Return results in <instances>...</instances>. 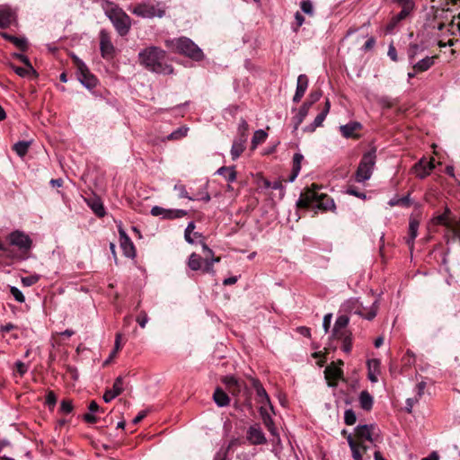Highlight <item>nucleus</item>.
I'll use <instances>...</instances> for the list:
<instances>
[{"instance_id": "nucleus-46", "label": "nucleus", "mask_w": 460, "mask_h": 460, "mask_svg": "<svg viewBox=\"0 0 460 460\" xmlns=\"http://www.w3.org/2000/svg\"><path fill=\"white\" fill-rule=\"evenodd\" d=\"M300 8L303 13L313 16L314 13V9L313 3L310 0H304L300 3Z\"/></svg>"}, {"instance_id": "nucleus-42", "label": "nucleus", "mask_w": 460, "mask_h": 460, "mask_svg": "<svg viewBox=\"0 0 460 460\" xmlns=\"http://www.w3.org/2000/svg\"><path fill=\"white\" fill-rule=\"evenodd\" d=\"M249 126L245 119H242L238 125V137L236 138H243L247 141Z\"/></svg>"}, {"instance_id": "nucleus-20", "label": "nucleus", "mask_w": 460, "mask_h": 460, "mask_svg": "<svg viewBox=\"0 0 460 460\" xmlns=\"http://www.w3.org/2000/svg\"><path fill=\"white\" fill-rule=\"evenodd\" d=\"M330 108H331L330 101L328 99H326L323 110L315 117L313 123L310 124L309 126H306L304 130L308 131V132H314L317 128L321 127L323 125V122L324 121L327 114L330 111Z\"/></svg>"}, {"instance_id": "nucleus-1", "label": "nucleus", "mask_w": 460, "mask_h": 460, "mask_svg": "<svg viewBox=\"0 0 460 460\" xmlns=\"http://www.w3.org/2000/svg\"><path fill=\"white\" fill-rule=\"evenodd\" d=\"M139 63L153 73L170 75L173 69L165 63V51L162 49L150 46L138 53Z\"/></svg>"}, {"instance_id": "nucleus-28", "label": "nucleus", "mask_w": 460, "mask_h": 460, "mask_svg": "<svg viewBox=\"0 0 460 460\" xmlns=\"http://www.w3.org/2000/svg\"><path fill=\"white\" fill-rule=\"evenodd\" d=\"M246 141L243 138H235L231 147V156L233 160H236L245 149Z\"/></svg>"}, {"instance_id": "nucleus-14", "label": "nucleus", "mask_w": 460, "mask_h": 460, "mask_svg": "<svg viewBox=\"0 0 460 460\" xmlns=\"http://www.w3.org/2000/svg\"><path fill=\"white\" fill-rule=\"evenodd\" d=\"M246 439L251 445H265L267 438L259 424L255 423L249 427L246 433Z\"/></svg>"}, {"instance_id": "nucleus-62", "label": "nucleus", "mask_w": 460, "mask_h": 460, "mask_svg": "<svg viewBox=\"0 0 460 460\" xmlns=\"http://www.w3.org/2000/svg\"><path fill=\"white\" fill-rule=\"evenodd\" d=\"M332 314H327L323 317V327L326 333L329 332V329L331 326V322H332Z\"/></svg>"}, {"instance_id": "nucleus-3", "label": "nucleus", "mask_w": 460, "mask_h": 460, "mask_svg": "<svg viewBox=\"0 0 460 460\" xmlns=\"http://www.w3.org/2000/svg\"><path fill=\"white\" fill-rule=\"evenodd\" d=\"M104 13L120 36L128 33L131 27V19L122 9L111 3L104 8Z\"/></svg>"}, {"instance_id": "nucleus-18", "label": "nucleus", "mask_w": 460, "mask_h": 460, "mask_svg": "<svg viewBox=\"0 0 460 460\" xmlns=\"http://www.w3.org/2000/svg\"><path fill=\"white\" fill-rule=\"evenodd\" d=\"M123 390V378L121 376H118L113 383L112 388L105 391L103 394L104 402H110L111 400L119 396Z\"/></svg>"}, {"instance_id": "nucleus-13", "label": "nucleus", "mask_w": 460, "mask_h": 460, "mask_svg": "<svg viewBox=\"0 0 460 460\" xmlns=\"http://www.w3.org/2000/svg\"><path fill=\"white\" fill-rule=\"evenodd\" d=\"M151 215L160 217L163 219L181 218L187 215V211L183 209H167L159 206L151 208Z\"/></svg>"}, {"instance_id": "nucleus-8", "label": "nucleus", "mask_w": 460, "mask_h": 460, "mask_svg": "<svg viewBox=\"0 0 460 460\" xmlns=\"http://www.w3.org/2000/svg\"><path fill=\"white\" fill-rule=\"evenodd\" d=\"M80 83L87 89H93L97 84V78L90 73L87 66L77 57H74Z\"/></svg>"}, {"instance_id": "nucleus-24", "label": "nucleus", "mask_w": 460, "mask_h": 460, "mask_svg": "<svg viewBox=\"0 0 460 460\" xmlns=\"http://www.w3.org/2000/svg\"><path fill=\"white\" fill-rule=\"evenodd\" d=\"M436 58V56H427L423 58L420 61L413 64V70L420 73L429 70L434 65Z\"/></svg>"}, {"instance_id": "nucleus-41", "label": "nucleus", "mask_w": 460, "mask_h": 460, "mask_svg": "<svg viewBox=\"0 0 460 460\" xmlns=\"http://www.w3.org/2000/svg\"><path fill=\"white\" fill-rule=\"evenodd\" d=\"M423 50L424 48L422 46L418 44H411L407 52L410 62L412 63L413 59Z\"/></svg>"}, {"instance_id": "nucleus-48", "label": "nucleus", "mask_w": 460, "mask_h": 460, "mask_svg": "<svg viewBox=\"0 0 460 460\" xmlns=\"http://www.w3.org/2000/svg\"><path fill=\"white\" fill-rule=\"evenodd\" d=\"M415 8L411 7H402V10L400 13L394 15L395 20H397L399 22L405 20L414 10Z\"/></svg>"}, {"instance_id": "nucleus-49", "label": "nucleus", "mask_w": 460, "mask_h": 460, "mask_svg": "<svg viewBox=\"0 0 460 460\" xmlns=\"http://www.w3.org/2000/svg\"><path fill=\"white\" fill-rule=\"evenodd\" d=\"M304 159V156L300 153H296L293 156V171L296 172H300L301 170V163Z\"/></svg>"}, {"instance_id": "nucleus-5", "label": "nucleus", "mask_w": 460, "mask_h": 460, "mask_svg": "<svg viewBox=\"0 0 460 460\" xmlns=\"http://www.w3.org/2000/svg\"><path fill=\"white\" fill-rule=\"evenodd\" d=\"M376 160L375 149H371L363 155L355 174V179L358 182L362 183L371 178Z\"/></svg>"}, {"instance_id": "nucleus-10", "label": "nucleus", "mask_w": 460, "mask_h": 460, "mask_svg": "<svg viewBox=\"0 0 460 460\" xmlns=\"http://www.w3.org/2000/svg\"><path fill=\"white\" fill-rule=\"evenodd\" d=\"M218 258H206L203 260L201 256L197 253H192L188 261V266L192 270H203L205 272H210L213 270L214 262H217Z\"/></svg>"}, {"instance_id": "nucleus-40", "label": "nucleus", "mask_w": 460, "mask_h": 460, "mask_svg": "<svg viewBox=\"0 0 460 460\" xmlns=\"http://www.w3.org/2000/svg\"><path fill=\"white\" fill-rule=\"evenodd\" d=\"M189 131L188 127H181L176 130L172 131L170 135L167 136V139L169 140H178L187 136Z\"/></svg>"}, {"instance_id": "nucleus-23", "label": "nucleus", "mask_w": 460, "mask_h": 460, "mask_svg": "<svg viewBox=\"0 0 460 460\" xmlns=\"http://www.w3.org/2000/svg\"><path fill=\"white\" fill-rule=\"evenodd\" d=\"M308 87V78L305 75H300L297 77V84L295 95L293 97L294 102H299L304 96Z\"/></svg>"}, {"instance_id": "nucleus-11", "label": "nucleus", "mask_w": 460, "mask_h": 460, "mask_svg": "<svg viewBox=\"0 0 460 460\" xmlns=\"http://www.w3.org/2000/svg\"><path fill=\"white\" fill-rule=\"evenodd\" d=\"M8 240L10 245L18 247L22 253L28 252L31 248L32 241L30 236L23 232L17 230L11 233L8 236Z\"/></svg>"}, {"instance_id": "nucleus-43", "label": "nucleus", "mask_w": 460, "mask_h": 460, "mask_svg": "<svg viewBox=\"0 0 460 460\" xmlns=\"http://www.w3.org/2000/svg\"><path fill=\"white\" fill-rule=\"evenodd\" d=\"M267 133L262 129H258L254 132L252 139V144L255 147L257 145L263 143L267 138Z\"/></svg>"}, {"instance_id": "nucleus-38", "label": "nucleus", "mask_w": 460, "mask_h": 460, "mask_svg": "<svg viewBox=\"0 0 460 460\" xmlns=\"http://www.w3.org/2000/svg\"><path fill=\"white\" fill-rule=\"evenodd\" d=\"M388 204L391 207L400 206V207L409 208L411 206V202L410 199V195H406L402 198L394 197L389 200Z\"/></svg>"}, {"instance_id": "nucleus-45", "label": "nucleus", "mask_w": 460, "mask_h": 460, "mask_svg": "<svg viewBox=\"0 0 460 460\" xmlns=\"http://www.w3.org/2000/svg\"><path fill=\"white\" fill-rule=\"evenodd\" d=\"M14 367L16 372L13 373V375L15 376L17 374L21 377L23 376L29 370V365L22 362L21 360L16 361Z\"/></svg>"}, {"instance_id": "nucleus-34", "label": "nucleus", "mask_w": 460, "mask_h": 460, "mask_svg": "<svg viewBox=\"0 0 460 460\" xmlns=\"http://www.w3.org/2000/svg\"><path fill=\"white\" fill-rule=\"evenodd\" d=\"M2 37L8 41H11L21 50H25L27 48V40L25 38H19L16 36L10 35L8 33L3 32L1 33Z\"/></svg>"}, {"instance_id": "nucleus-35", "label": "nucleus", "mask_w": 460, "mask_h": 460, "mask_svg": "<svg viewBox=\"0 0 460 460\" xmlns=\"http://www.w3.org/2000/svg\"><path fill=\"white\" fill-rule=\"evenodd\" d=\"M217 173L222 175L229 182H233L236 180V172L234 167H221L217 171Z\"/></svg>"}, {"instance_id": "nucleus-56", "label": "nucleus", "mask_w": 460, "mask_h": 460, "mask_svg": "<svg viewBox=\"0 0 460 460\" xmlns=\"http://www.w3.org/2000/svg\"><path fill=\"white\" fill-rule=\"evenodd\" d=\"M92 209L99 217H103L104 214H105L104 208H103L102 204L100 201H94L92 204Z\"/></svg>"}, {"instance_id": "nucleus-47", "label": "nucleus", "mask_w": 460, "mask_h": 460, "mask_svg": "<svg viewBox=\"0 0 460 460\" xmlns=\"http://www.w3.org/2000/svg\"><path fill=\"white\" fill-rule=\"evenodd\" d=\"M356 420H357V417H356V413L354 412V411L352 409L346 410L344 412V422L347 425L350 426V425L355 424Z\"/></svg>"}, {"instance_id": "nucleus-19", "label": "nucleus", "mask_w": 460, "mask_h": 460, "mask_svg": "<svg viewBox=\"0 0 460 460\" xmlns=\"http://www.w3.org/2000/svg\"><path fill=\"white\" fill-rule=\"evenodd\" d=\"M15 13L6 5L0 6V28H7L15 21Z\"/></svg>"}, {"instance_id": "nucleus-30", "label": "nucleus", "mask_w": 460, "mask_h": 460, "mask_svg": "<svg viewBox=\"0 0 460 460\" xmlns=\"http://www.w3.org/2000/svg\"><path fill=\"white\" fill-rule=\"evenodd\" d=\"M359 405L365 411H370L373 407V396L367 391H362L359 394Z\"/></svg>"}, {"instance_id": "nucleus-53", "label": "nucleus", "mask_w": 460, "mask_h": 460, "mask_svg": "<svg viewBox=\"0 0 460 460\" xmlns=\"http://www.w3.org/2000/svg\"><path fill=\"white\" fill-rule=\"evenodd\" d=\"M73 404L70 400H63L60 403V411L64 414H69L73 411Z\"/></svg>"}, {"instance_id": "nucleus-60", "label": "nucleus", "mask_w": 460, "mask_h": 460, "mask_svg": "<svg viewBox=\"0 0 460 460\" xmlns=\"http://www.w3.org/2000/svg\"><path fill=\"white\" fill-rule=\"evenodd\" d=\"M295 21H296V27H294V31H296L298 30V28L304 24L305 18L299 12H296L295 13Z\"/></svg>"}, {"instance_id": "nucleus-17", "label": "nucleus", "mask_w": 460, "mask_h": 460, "mask_svg": "<svg viewBox=\"0 0 460 460\" xmlns=\"http://www.w3.org/2000/svg\"><path fill=\"white\" fill-rule=\"evenodd\" d=\"M435 168L434 160L431 159L427 161L426 159H420L418 163L414 164L412 167V171L420 179H424L431 171Z\"/></svg>"}, {"instance_id": "nucleus-37", "label": "nucleus", "mask_w": 460, "mask_h": 460, "mask_svg": "<svg viewBox=\"0 0 460 460\" xmlns=\"http://www.w3.org/2000/svg\"><path fill=\"white\" fill-rule=\"evenodd\" d=\"M31 143V141H18L13 145V149L20 157H23L27 154Z\"/></svg>"}, {"instance_id": "nucleus-33", "label": "nucleus", "mask_w": 460, "mask_h": 460, "mask_svg": "<svg viewBox=\"0 0 460 460\" xmlns=\"http://www.w3.org/2000/svg\"><path fill=\"white\" fill-rule=\"evenodd\" d=\"M317 208L323 210H333L335 208V203L332 198L326 194H321V198L316 205Z\"/></svg>"}, {"instance_id": "nucleus-21", "label": "nucleus", "mask_w": 460, "mask_h": 460, "mask_svg": "<svg viewBox=\"0 0 460 460\" xmlns=\"http://www.w3.org/2000/svg\"><path fill=\"white\" fill-rule=\"evenodd\" d=\"M260 414H261V420L263 421V424L268 429L270 433L272 436L277 437L278 440H280L279 433H278L277 429L275 427L273 419L270 416V414L269 413V411H268V410L266 409L265 406H263V405L261 406V408H260Z\"/></svg>"}, {"instance_id": "nucleus-58", "label": "nucleus", "mask_w": 460, "mask_h": 460, "mask_svg": "<svg viewBox=\"0 0 460 460\" xmlns=\"http://www.w3.org/2000/svg\"><path fill=\"white\" fill-rule=\"evenodd\" d=\"M399 23L400 22L397 20H395V17L393 16L385 27V31L387 33H393L394 31L398 27Z\"/></svg>"}, {"instance_id": "nucleus-31", "label": "nucleus", "mask_w": 460, "mask_h": 460, "mask_svg": "<svg viewBox=\"0 0 460 460\" xmlns=\"http://www.w3.org/2000/svg\"><path fill=\"white\" fill-rule=\"evenodd\" d=\"M255 389L257 396L259 397V402L263 406L269 405L270 411H273V406L270 403V397L266 390L260 384L255 385Z\"/></svg>"}, {"instance_id": "nucleus-16", "label": "nucleus", "mask_w": 460, "mask_h": 460, "mask_svg": "<svg viewBox=\"0 0 460 460\" xmlns=\"http://www.w3.org/2000/svg\"><path fill=\"white\" fill-rule=\"evenodd\" d=\"M119 243L124 255L128 258H134L136 256L134 243L120 226H119Z\"/></svg>"}, {"instance_id": "nucleus-54", "label": "nucleus", "mask_w": 460, "mask_h": 460, "mask_svg": "<svg viewBox=\"0 0 460 460\" xmlns=\"http://www.w3.org/2000/svg\"><path fill=\"white\" fill-rule=\"evenodd\" d=\"M322 97V91L321 90H315L311 92L308 97V101H306L305 103H310V107L318 102L320 98Z\"/></svg>"}, {"instance_id": "nucleus-27", "label": "nucleus", "mask_w": 460, "mask_h": 460, "mask_svg": "<svg viewBox=\"0 0 460 460\" xmlns=\"http://www.w3.org/2000/svg\"><path fill=\"white\" fill-rule=\"evenodd\" d=\"M361 128L360 123L358 122H349L346 125H342L340 127V131L341 135L346 137H354L355 132Z\"/></svg>"}, {"instance_id": "nucleus-44", "label": "nucleus", "mask_w": 460, "mask_h": 460, "mask_svg": "<svg viewBox=\"0 0 460 460\" xmlns=\"http://www.w3.org/2000/svg\"><path fill=\"white\" fill-rule=\"evenodd\" d=\"M174 190L178 191V196L181 199H188L189 200H195L196 199L190 196L184 185L177 183L174 185Z\"/></svg>"}, {"instance_id": "nucleus-29", "label": "nucleus", "mask_w": 460, "mask_h": 460, "mask_svg": "<svg viewBox=\"0 0 460 460\" xmlns=\"http://www.w3.org/2000/svg\"><path fill=\"white\" fill-rule=\"evenodd\" d=\"M310 103H304L297 114L293 118L294 121V129H297L300 124L304 121L305 118L307 116L309 109H310Z\"/></svg>"}, {"instance_id": "nucleus-15", "label": "nucleus", "mask_w": 460, "mask_h": 460, "mask_svg": "<svg viewBox=\"0 0 460 460\" xmlns=\"http://www.w3.org/2000/svg\"><path fill=\"white\" fill-rule=\"evenodd\" d=\"M100 50L102 57L106 59L112 58L115 53L109 33L103 30L100 32Z\"/></svg>"}, {"instance_id": "nucleus-52", "label": "nucleus", "mask_w": 460, "mask_h": 460, "mask_svg": "<svg viewBox=\"0 0 460 460\" xmlns=\"http://www.w3.org/2000/svg\"><path fill=\"white\" fill-rule=\"evenodd\" d=\"M195 229V224L194 222H190L185 229V233H184V238L186 240L187 243H194V240L191 238V233L193 232V230Z\"/></svg>"}, {"instance_id": "nucleus-4", "label": "nucleus", "mask_w": 460, "mask_h": 460, "mask_svg": "<svg viewBox=\"0 0 460 460\" xmlns=\"http://www.w3.org/2000/svg\"><path fill=\"white\" fill-rule=\"evenodd\" d=\"M349 323V316L345 314L339 315L335 321L332 333V339L342 342L341 349L345 353H349L352 349V334L348 329Z\"/></svg>"}, {"instance_id": "nucleus-26", "label": "nucleus", "mask_w": 460, "mask_h": 460, "mask_svg": "<svg viewBox=\"0 0 460 460\" xmlns=\"http://www.w3.org/2000/svg\"><path fill=\"white\" fill-rule=\"evenodd\" d=\"M348 444L352 452V457L354 460H363V450L361 447L355 441L351 434H348L347 436Z\"/></svg>"}, {"instance_id": "nucleus-39", "label": "nucleus", "mask_w": 460, "mask_h": 460, "mask_svg": "<svg viewBox=\"0 0 460 460\" xmlns=\"http://www.w3.org/2000/svg\"><path fill=\"white\" fill-rule=\"evenodd\" d=\"M12 68L21 77H27L32 74H36L32 66H25L24 67L12 66Z\"/></svg>"}, {"instance_id": "nucleus-32", "label": "nucleus", "mask_w": 460, "mask_h": 460, "mask_svg": "<svg viewBox=\"0 0 460 460\" xmlns=\"http://www.w3.org/2000/svg\"><path fill=\"white\" fill-rule=\"evenodd\" d=\"M213 398L219 407L226 406L230 402L228 395L219 387L215 390Z\"/></svg>"}, {"instance_id": "nucleus-7", "label": "nucleus", "mask_w": 460, "mask_h": 460, "mask_svg": "<svg viewBox=\"0 0 460 460\" xmlns=\"http://www.w3.org/2000/svg\"><path fill=\"white\" fill-rule=\"evenodd\" d=\"M132 13L145 19H153L155 17L162 18L165 15V9L160 3H144L137 4L133 8Z\"/></svg>"}, {"instance_id": "nucleus-63", "label": "nucleus", "mask_w": 460, "mask_h": 460, "mask_svg": "<svg viewBox=\"0 0 460 460\" xmlns=\"http://www.w3.org/2000/svg\"><path fill=\"white\" fill-rule=\"evenodd\" d=\"M418 402H419V398H417V397L408 398L406 400V407H405L406 411L411 413L414 404L417 403Z\"/></svg>"}, {"instance_id": "nucleus-12", "label": "nucleus", "mask_w": 460, "mask_h": 460, "mask_svg": "<svg viewBox=\"0 0 460 460\" xmlns=\"http://www.w3.org/2000/svg\"><path fill=\"white\" fill-rule=\"evenodd\" d=\"M343 361L339 359L337 363H331L324 370V376L328 381V385L332 387L337 386L338 381L343 377V370L341 369Z\"/></svg>"}, {"instance_id": "nucleus-55", "label": "nucleus", "mask_w": 460, "mask_h": 460, "mask_svg": "<svg viewBox=\"0 0 460 460\" xmlns=\"http://www.w3.org/2000/svg\"><path fill=\"white\" fill-rule=\"evenodd\" d=\"M136 321L144 329L148 322L147 314L145 311H141L137 316Z\"/></svg>"}, {"instance_id": "nucleus-36", "label": "nucleus", "mask_w": 460, "mask_h": 460, "mask_svg": "<svg viewBox=\"0 0 460 460\" xmlns=\"http://www.w3.org/2000/svg\"><path fill=\"white\" fill-rule=\"evenodd\" d=\"M224 384L228 387L232 394H236L240 391L239 381L233 376L224 377Z\"/></svg>"}, {"instance_id": "nucleus-25", "label": "nucleus", "mask_w": 460, "mask_h": 460, "mask_svg": "<svg viewBox=\"0 0 460 460\" xmlns=\"http://www.w3.org/2000/svg\"><path fill=\"white\" fill-rule=\"evenodd\" d=\"M420 223L415 218H411L409 222V231H408V236L406 238V243L412 247L414 244V240L418 235V229H419Z\"/></svg>"}, {"instance_id": "nucleus-50", "label": "nucleus", "mask_w": 460, "mask_h": 460, "mask_svg": "<svg viewBox=\"0 0 460 460\" xmlns=\"http://www.w3.org/2000/svg\"><path fill=\"white\" fill-rule=\"evenodd\" d=\"M265 186L268 188H271L272 190H280V196H284V187L281 182V181H274L272 182L266 181Z\"/></svg>"}, {"instance_id": "nucleus-22", "label": "nucleus", "mask_w": 460, "mask_h": 460, "mask_svg": "<svg viewBox=\"0 0 460 460\" xmlns=\"http://www.w3.org/2000/svg\"><path fill=\"white\" fill-rule=\"evenodd\" d=\"M381 362L377 358H371L367 361V377L372 383L378 381V376L381 373Z\"/></svg>"}, {"instance_id": "nucleus-64", "label": "nucleus", "mask_w": 460, "mask_h": 460, "mask_svg": "<svg viewBox=\"0 0 460 460\" xmlns=\"http://www.w3.org/2000/svg\"><path fill=\"white\" fill-rule=\"evenodd\" d=\"M387 56L394 62L398 60L396 49L393 44L388 48Z\"/></svg>"}, {"instance_id": "nucleus-59", "label": "nucleus", "mask_w": 460, "mask_h": 460, "mask_svg": "<svg viewBox=\"0 0 460 460\" xmlns=\"http://www.w3.org/2000/svg\"><path fill=\"white\" fill-rule=\"evenodd\" d=\"M397 5L401 7H411L415 8V1L414 0H393Z\"/></svg>"}, {"instance_id": "nucleus-61", "label": "nucleus", "mask_w": 460, "mask_h": 460, "mask_svg": "<svg viewBox=\"0 0 460 460\" xmlns=\"http://www.w3.org/2000/svg\"><path fill=\"white\" fill-rule=\"evenodd\" d=\"M10 292L16 301L20 303L24 302L25 298L21 289H10Z\"/></svg>"}, {"instance_id": "nucleus-6", "label": "nucleus", "mask_w": 460, "mask_h": 460, "mask_svg": "<svg viewBox=\"0 0 460 460\" xmlns=\"http://www.w3.org/2000/svg\"><path fill=\"white\" fill-rule=\"evenodd\" d=\"M376 426L373 424L358 425L355 429V441L361 447L363 452H367L368 447L365 444L367 441L374 444L377 441L378 435L376 433Z\"/></svg>"}, {"instance_id": "nucleus-9", "label": "nucleus", "mask_w": 460, "mask_h": 460, "mask_svg": "<svg viewBox=\"0 0 460 460\" xmlns=\"http://www.w3.org/2000/svg\"><path fill=\"white\" fill-rule=\"evenodd\" d=\"M319 188L313 184L312 188L306 189L301 193L300 198L296 201V206L299 208H310L315 207L321 198V194L318 192Z\"/></svg>"}, {"instance_id": "nucleus-57", "label": "nucleus", "mask_w": 460, "mask_h": 460, "mask_svg": "<svg viewBox=\"0 0 460 460\" xmlns=\"http://www.w3.org/2000/svg\"><path fill=\"white\" fill-rule=\"evenodd\" d=\"M346 193L355 196L357 198L365 199L367 198L366 194L364 192H360L357 190L356 187L350 186L347 189Z\"/></svg>"}, {"instance_id": "nucleus-51", "label": "nucleus", "mask_w": 460, "mask_h": 460, "mask_svg": "<svg viewBox=\"0 0 460 460\" xmlns=\"http://www.w3.org/2000/svg\"><path fill=\"white\" fill-rule=\"evenodd\" d=\"M46 404L49 406V409H54L56 403H57V395L53 391H48L46 395Z\"/></svg>"}, {"instance_id": "nucleus-2", "label": "nucleus", "mask_w": 460, "mask_h": 460, "mask_svg": "<svg viewBox=\"0 0 460 460\" xmlns=\"http://www.w3.org/2000/svg\"><path fill=\"white\" fill-rule=\"evenodd\" d=\"M166 45L172 51L184 55L195 61H200L204 58V53L190 39L180 37L166 40Z\"/></svg>"}]
</instances>
